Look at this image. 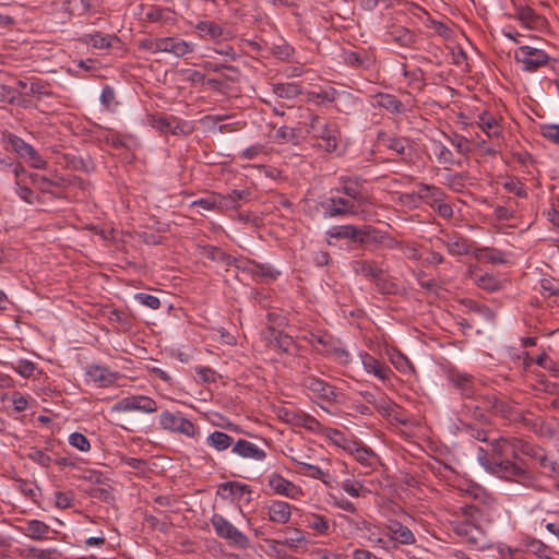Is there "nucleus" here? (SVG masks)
Wrapping results in <instances>:
<instances>
[{
  "label": "nucleus",
  "mask_w": 559,
  "mask_h": 559,
  "mask_svg": "<svg viewBox=\"0 0 559 559\" xmlns=\"http://www.w3.org/2000/svg\"><path fill=\"white\" fill-rule=\"evenodd\" d=\"M364 370L373 376L374 378L385 381L392 374L391 369L384 364L380 362L376 357L365 350L358 353Z\"/></svg>",
  "instance_id": "16"
},
{
  "label": "nucleus",
  "mask_w": 559,
  "mask_h": 559,
  "mask_svg": "<svg viewBox=\"0 0 559 559\" xmlns=\"http://www.w3.org/2000/svg\"><path fill=\"white\" fill-rule=\"evenodd\" d=\"M267 485L274 493L284 496L288 499L297 500L304 496V490L300 486L276 472L271 473L267 476Z\"/></svg>",
  "instance_id": "10"
},
{
  "label": "nucleus",
  "mask_w": 559,
  "mask_h": 559,
  "mask_svg": "<svg viewBox=\"0 0 559 559\" xmlns=\"http://www.w3.org/2000/svg\"><path fill=\"white\" fill-rule=\"evenodd\" d=\"M376 102L380 107L385 108L390 112H400L401 110V103L393 95L379 94L376 97Z\"/></svg>",
  "instance_id": "48"
},
{
  "label": "nucleus",
  "mask_w": 559,
  "mask_h": 559,
  "mask_svg": "<svg viewBox=\"0 0 559 559\" xmlns=\"http://www.w3.org/2000/svg\"><path fill=\"white\" fill-rule=\"evenodd\" d=\"M340 92L332 86L322 87L319 91H310L306 94V99L314 105H323L325 103L334 102L338 96Z\"/></svg>",
  "instance_id": "27"
},
{
  "label": "nucleus",
  "mask_w": 559,
  "mask_h": 559,
  "mask_svg": "<svg viewBox=\"0 0 559 559\" xmlns=\"http://www.w3.org/2000/svg\"><path fill=\"white\" fill-rule=\"evenodd\" d=\"M114 409L122 413L139 412L153 414L158 409L157 403L146 395H130L115 404Z\"/></svg>",
  "instance_id": "8"
},
{
  "label": "nucleus",
  "mask_w": 559,
  "mask_h": 559,
  "mask_svg": "<svg viewBox=\"0 0 559 559\" xmlns=\"http://www.w3.org/2000/svg\"><path fill=\"white\" fill-rule=\"evenodd\" d=\"M192 206H199L204 211H222V201L219 193L212 194L192 202Z\"/></svg>",
  "instance_id": "47"
},
{
  "label": "nucleus",
  "mask_w": 559,
  "mask_h": 559,
  "mask_svg": "<svg viewBox=\"0 0 559 559\" xmlns=\"http://www.w3.org/2000/svg\"><path fill=\"white\" fill-rule=\"evenodd\" d=\"M206 444L217 452H223L233 447L234 439L223 431L215 430L206 437Z\"/></svg>",
  "instance_id": "32"
},
{
  "label": "nucleus",
  "mask_w": 559,
  "mask_h": 559,
  "mask_svg": "<svg viewBox=\"0 0 559 559\" xmlns=\"http://www.w3.org/2000/svg\"><path fill=\"white\" fill-rule=\"evenodd\" d=\"M302 414L304 412L301 411H296L288 407H282L277 411V416L281 420L295 427L299 426V421L301 419Z\"/></svg>",
  "instance_id": "49"
},
{
  "label": "nucleus",
  "mask_w": 559,
  "mask_h": 559,
  "mask_svg": "<svg viewBox=\"0 0 559 559\" xmlns=\"http://www.w3.org/2000/svg\"><path fill=\"white\" fill-rule=\"evenodd\" d=\"M518 20L530 29H538L544 26V19L537 15L530 7H520L516 10Z\"/></svg>",
  "instance_id": "26"
},
{
  "label": "nucleus",
  "mask_w": 559,
  "mask_h": 559,
  "mask_svg": "<svg viewBox=\"0 0 559 559\" xmlns=\"http://www.w3.org/2000/svg\"><path fill=\"white\" fill-rule=\"evenodd\" d=\"M307 527L316 531L320 535H326L330 531L329 521L319 514H309L306 516Z\"/></svg>",
  "instance_id": "45"
},
{
  "label": "nucleus",
  "mask_w": 559,
  "mask_h": 559,
  "mask_svg": "<svg viewBox=\"0 0 559 559\" xmlns=\"http://www.w3.org/2000/svg\"><path fill=\"white\" fill-rule=\"evenodd\" d=\"M85 374L88 381L93 382L97 388L112 386L120 378V373L110 370L104 365L93 364L86 367Z\"/></svg>",
  "instance_id": "12"
},
{
  "label": "nucleus",
  "mask_w": 559,
  "mask_h": 559,
  "mask_svg": "<svg viewBox=\"0 0 559 559\" xmlns=\"http://www.w3.org/2000/svg\"><path fill=\"white\" fill-rule=\"evenodd\" d=\"M252 490L247 484L239 481L223 483L217 488V496L224 500H230L237 503H249Z\"/></svg>",
  "instance_id": "11"
},
{
  "label": "nucleus",
  "mask_w": 559,
  "mask_h": 559,
  "mask_svg": "<svg viewBox=\"0 0 559 559\" xmlns=\"http://www.w3.org/2000/svg\"><path fill=\"white\" fill-rule=\"evenodd\" d=\"M323 436L328 438L334 445L341 448L345 452H349L357 439L346 437L342 431L335 428H323Z\"/></svg>",
  "instance_id": "30"
},
{
  "label": "nucleus",
  "mask_w": 559,
  "mask_h": 559,
  "mask_svg": "<svg viewBox=\"0 0 559 559\" xmlns=\"http://www.w3.org/2000/svg\"><path fill=\"white\" fill-rule=\"evenodd\" d=\"M272 91L277 97L293 99L301 94V86L296 82L276 83Z\"/></svg>",
  "instance_id": "36"
},
{
  "label": "nucleus",
  "mask_w": 559,
  "mask_h": 559,
  "mask_svg": "<svg viewBox=\"0 0 559 559\" xmlns=\"http://www.w3.org/2000/svg\"><path fill=\"white\" fill-rule=\"evenodd\" d=\"M313 346L317 352L333 357V359L346 366L352 361V356L346 348H344L338 342L318 337Z\"/></svg>",
  "instance_id": "13"
},
{
  "label": "nucleus",
  "mask_w": 559,
  "mask_h": 559,
  "mask_svg": "<svg viewBox=\"0 0 559 559\" xmlns=\"http://www.w3.org/2000/svg\"><path fill=\"white\" fill-rule=\"evenodd\" d=\"M453 530L459 536L463 537L467 544L478 549H483L488 545L486 533L469 521L455 522Z\"/></svg>",
  "instance_id": "9"
},
{
  "label": "nucleus",
  "mask_w": 559,
  "mask_h": 559,
  "mask_svg": "<svg viewBox=\"0 0 559 559\" xmlns=\"http://www.w3.org/2000/svg\"><path fill=\"white\" fill-rule=\"evenodd\" d=\"M248 190H233L227 194H221L219 199L222 201V211L224 210H236L240 206L241 201H247L249 199Z\"/></svg>",
  "instance_id": "31"
},
{
  "label": "nucleus",
  "mask_w": 559,
  "mask_h": 559,
  "mask_svg": "<svg viewBox=\"0 0 559 559\" xmlns=\"http://www.w3.org/2000/svg\"><path fill=\"white\" fill-rule=\"evenodd\" d=\"M302 385L312 394L328 402L336 401V393L332 385L314 376H307L302 380Z\"/></svg>",
  "instance_id": "17"
},
{
  "label": "nucleus",
  "mask_w": 559,
  "mask_h": 559,
  "mask_svg": "<svg viewBox=\"0 0 559 559\" xmlns=\"http://www.w3.org/2000/svg\"><path fill=\"white\" fill-rule=\"evenodd\" d=\"M432 152L438 162L443 165H454L455 160L452 152L440 141L432 140Z\"/></svg>",
  "instance_id": "43"
},
{
  "label": "nucleus",
  "mask_w": 559,
  "mask_h": 559,
  "mask_svg": "<svg viewBox=\"0 0 559 559\" xmlns=\"http://www.w3.org/2000/svg\"><path fill=\"white\" fill-rule=\"evenodd\" d=\"M445 139L454 146L456 152L462 155H466L469 152L468 141L465 136L454 133V134H444Z\"/></svg>",
  "instance_id": "51"
},
{
  "label": "nucleus",
  "mask_w": 559,
  "mask_h": 559,
  "mask_svg": "<svg viewBox=\"0 0 559 559\" xmlns=\"http://www.w3.org/2000/svg\"><path fill=\"white\" fill-rule=\"evenodd\" d=\"M231 453L255 462H262L266 459V452L262 448L246 439H238L231 447Z\"/></svg>",
  "instance_id": "15"
},
{
  "label": "nucleus",
  "mask_w": 559,
  "mask_h": 559,
  "mask_svg": "<svg viewBox=\"0 0 559 559\" xmlns=\"http://www.w3.org/2000/svg\"><path fill=\"white\" fill-rule=\"evenodd\" d=\"M342 521V525L348 531L350 535H355L361 531H371L372 524L365 520L362 516H349V515H340Z\"/></svg>",
  "instance_id": "33"
},
{
  "label": "nucleus",
  "mask_w": 559,
  "mask_h": 559,
  "mask_svg": "<svg viewBox=\"0 0 559 559\" xmlns=\"http://www.w3.org/2000/svg\"><path fill=\"white\" fill-rule=\"evenodd\" d=\"M378 139L389 150L396 152L401 156L406 155L408 141L405 138L386 136L384 133H379Z\"/></svg>",
  "instance_id": "37"
},
{
  "label": "nucleus",
  "mask_w": 559,
  "mask_h": 559,
  "mask_svg": "<svg viewBox=\"0 0 559 559\" xmlns=\"http://www.w3.org/2000/svg\"><path fill=\"white\" fill-rule=\"evenodd\" d=\"M159 425L164 430L173 433H179L188 438H195L199 432L198 427L181 413H171L164 411L159 415Z\"/></svg>",
  "instance_id": "7"
},
{
  "label": "nucleus",
  "mask_w": 559,
  "mask_h": 559,
  "mask_svg": "<svg viewBox=\"0 0 559 559\" xmlns=\"http://www.w3.org/2000/svg\"><path fill=\"white\" fill-rule=\"evenodd\" d=\"M489 448L478 447L476 450V459L486 472L535 492L548 491L542 475L532 473L510 460L520 454H531L530 443L515 437H500L490 440Z\"/></svg>",
  "instance_id": "1"
},
{
  "label": "nucleus",
  "mask_w": 559,
  "mask_h": 559,
  "mask_svg": "<svg viewBox=\"0 0 559 559\" xmlns=\"http://www.w3.org/2000/svg\"><path fill=\"white\" fill-rule=\"evenodd\" d=\"M147 123L163 133L180 134L183 133V127L174 116L151 115L147 117Z\"/></svg>",
  "instance_id": "19"
},
{
  "label": "nucleus",
  "mask_w": 559,
  "mask_h": 559,
  "mask_svg": "<svg viewBox=\"0 0 559 559\" xmlns=\"http://www.w3.org/2000/svg\"><path fill=\"white\" fill-rule=\"evenodd\" d=\"M282 545L290 548L305 547L307 545L305 533L299 528H287Z\"/></svg>",
  "instance_id": "41"
},
{
  "label": "nucleus",
  "mask_w": 559,
  "mask_h": 559,
  "mask_svg": "<svg viewBox=\"0 0 559 559\" xmlns=\"http://www.w3.org/2000/svg\"><path fill=\"white\" fill-rule=\"evenodd\" d=\"M341 488L353 498L365 497L370 492L362 481L352 478H345L341 483Z\"/></svg>",
  "instance_id": "39"
},
{
  "label": "nucleus",
  "mask_w": 559,
  "mask_h": 559,
  "mask_svg": "<svg viewBox=\"0 0 559 559\" xmlns=\"http://www.w3.org/2000/svg\"><path fill=\"white\" fill-rule=\"evenodd\" d=\"M418 194L420 198L431 199L435 203L438 214L443 218H450L453 215V210L450 204L443 201V192L429 185H420Z\"/></svg>",
  "instance_id": "14"
},
{
  "label": "nucleus",
  "mask_w": 559,
  "mask_h": 559,
  "mask_svg": "<svg viewBox=\"0 0 559 559\" xmlns=\"http://www.w3.org/2000/svg\"><path fill=\"white\" fill-rule=\"evenodd\" d=\"M243 269L248 270L251 274L259 277L276 278L280 274L278 271L274 270L269 264H260L254 261L246 262Z\"/></svg>",
  "instance_id": "40"
},
{
  "label": "nucleus",
  "mask_w": 559,
  "mask_h": 559,
  "mask_svg": "<svg viewBox=\"0 0 559 559\" xmlns=\"http://www.w3.org/2000/svg\"><path fill=\"white\" fill-rule=\"evenodd\" d=\"M348 453L362 466L373 467L378 463L377 454L359 440H356Z\"/></svg>",
  "instance_id": "23"
},
{
  "label": "nucleus",
  "mask_w": 559,
  "mask_h": 559,
  "mask_svg": "<svg viewBox=\"0 0 559 559\" xmlns=\"http://www.w3.org/2000/svg\"><path fill=\"white\" fill-rule=\"evenodd\" d=\"M437 241L447 248L451 255H464L468 254L471 247L468 241L457 235H448L444 238H438Z\"/></svg>",
  "instance_id": "20"
},
{
  "label": "nucleus",
  "mask_w": 559,
  "mask_h": 559,
  "mask_svg": "<svg viewBox=\"0 0 559 559\" xmlns=\"http://www.w3.org/2000/svg\"><path fill=\"white\" fill-rule=\"evenodd\" d=\"M514 58L525 72H535L549 61V56L546 51L528 45H522L516 48Z\"/></svg>",
  "instance_id": "6"
},
{
  "label": "nucleus",
  "mask_w": 559,
  "mask_h": 559,
  "mask_svg": "<svg viewBox=\"0 0 559 559\" xmlns=\"http://www.w3.org/2000/svg\"><path fill=\"white\" fill-rule=\"evenodd\" d=\"M373 405L385 415H390L393 411V407L395 406L389 399L384 396L377 397V402H374Z\"/></svg>",
  "instance_id": "64"
},
{
  "label": "nucleus",
  "mask_w": 559,
  "mask_h": 559,
  "mask_svg": "<svg viewBox=\"0 0 559 559\" xmlns=\"http://www.w3.org/2000/svg\"><path fill=\"white\" fill-rule=\"evenodd\" d=\"M386 530L390 533L391 539L402 545H413L416 542L413 532L399 521H389L386 524Z\"/></svg>",
  "instance_id": "22"
},
{
  "label": "nucleus",
  "mask_w": 559,
  "mask_h": 559,
  "mask_svg": "<svg viewBox=\"0 0 559 559\" xmlns=\"http://www.w3.org/2000/svg\"><path fill=\"white\" fill-rule=\"evenodd\" d=\"M116 38L117 37L115 35H103L99 33H95L85 35L84 43L97 49H105L109 48L111 46L112 40Z\"/></svg>",
  "instance_id": "44"
},
{
  "label": "nucleus",
  "mask_w": 559,
  "mask_h": 559,
  "mask_svg": "<svg viewBox=\"0 0 559 559\" xmlns=\"http://www.w3.org/2000/svg\"><path fill=\"white\" fill-rule=\"evenodd\" d=\"M474 255L480 262H488L491 264L507 263L506 254L498 249L478 248L474 251Z\"/></svg>",
  "instance_id": "34"
},
{
  "label": "nucleus",
  "mask_w": 559,
  "mask_h": 559,
  "mask_svg": "<svg viewBox=\"0 0 559 559\" xmlns=\"http://www.w3.org/2000/svg\"><path fill=\"white\" fill-rule=\"evenodd\" d=\"M542 135L556 143L559 144V124H546L542 127Z\"/></svg>",
  "instance_id": "59"
},
{
  "label": "nucleus",
  "mask_w": 559,
  "mask_h": 559,
  "mask_svg": "<svg viewBox=\"0 0 559 559\" xmlns=\"http://www.w3.org/2000/svg\"><path fill=\"white\" fill-rule=\"evenodd\" d=\"M401 251L407 259L416 261L421 259V254L416 243L404 242L401 247Z\"/></svg>",
  "instance_id": "61"
},
{
  "label": "nucleus",
  "mask_w": 559,
  "mask_h": 559,
  "mask_svg": "<svg viewBox=\"0 0 559 559\" xmlns=\"http://www.w3.org/2000/svg\"><path fill=\"white\" fill-rule=\"evenodd\" d=\"M503 188L519 198H526L527 191L524 183L516 178H509L503 182Z\"/></svg>",
  "instance_id": "52"
},
{
  "label": "nucleus",
  "mask_w": 559,
  "mask_h": 559,
  "mask_svg": "<svg viewBox=\"0 0 559 559\" xmlns=\"http://www.w3.org/2000/svg\"><path fill=\"white\" fill-rule=\"evenodd\" d=\"M390 36L401 46H408L413 41L412 33L404 27L393 29L390 32Z\"/></svg>",
  "instance_id": "56"
},
{
  "label": "nucleus",
  "mask_w": 559,
  "mask_h": 559,
  "mask_svg": "<svg viewBox=\"0 0 559 559\" xmlns=\"http://www.w3.org/2000/svg\"><path fill=\"white\" fill-rule=\"evenodd\" d=\"M16 371L22 377H31L35 371V365L29 360H19L16 366Z\"/></svg>",
  "instance_id": "63"
},
{
  "label": "nucleus",
  "mask_w": 559,
  "mask_h": 559,
  "mask_svg": "<svg viewBox=\"0 0 559 559\" xmlns=\"http://www.w3.org/2000/svg\"><path fill=\"white\" fill-rule=\"evenodd\" d=\"M448 379L463 395L469 396L472 394L473 379L471 374L451 368L448 371Z\"/></svg>",
  "instance_id": "25"
},
{
  "label": "nucleus",
  "mask_w": 559,
  "mask_h": 559,
  "mask_svg": "<svg viewBox=\"0 0 559 559\" xmlns=\"http://www.w3.org/2000/svg\"><path fill=\"white\" fill-rule=\"evenodd\" d=\"M340 191L349 197L355 203H362V182L357 177L343 176L340 178Z\"/></svg>",
  "instance_id": "24"
},
{
  "label": "nucleus",
  "mask_w": 559,
  "mask_h": 559,
  "mask_svg": "<svg viewBox=\"0 0 559 559\" xmlns=\"http://www.w3.org/2000/svg\"><path fill=\"white\" fill-rule=\"evenodd\" d=\"M134 300L152 310H157L160 307V300L154 295L136 293L134 295Z\"/></svg>",
  "instance_id": "55"
},
{
  "label": "nucleus",
  "mask_w": 559,
  "mask_h": 559,
  "mask_svg": "<svg viewBox=\"0 0 559 559\" xmlns=\"http://www.w3.org/2000/svg\"><path fill=\"white\" fill-rule=\"evenodd\" d=\"M476 124L490 140H499L502 136V127L498 118L489 111L479 112Z\"/></svg>",
  "instance_id": "18"
},
{
  "label": "nucleus",
  "mask_w": 559,
  "mask_h": 559,
  "mask_svg": "<svg viewBox=\"0 0 559 559\" xmlns=\"http://www.w3.org/2000/svg\"><path fill=\"white\" fill-rule=\"evenodd\" d=\"M538 465L545 469V477L549 479H559V461L549 457L546 454L535 455Z\"/></svg>",
  "instance_id": "38"
},
{
  "label": "nucleus",
  "mask_w": 559,
  "mask_h": 559,
  "mask_svg": "<svg viewBox=\"0 0 559 559\" xmlns=\"http://www.w3.org/2000/svg\"><path fill=\"white\" fill-rule=\"evenodd\" d=\"M292 506L283 500H274L267 506V516L271 522L286 524L290 520Z\"/></svg>",
  "instance_id": "21"
},
{
  "label": "nucleus",
  "mask_w": 559,
  "mask_h": 559,
  "mask_svg": "<svg viewBox=\"0 0 559 559\" xmlns=\"http://www.w3.org/2000/svg\"><path fill=\"white\" fill-rule=\"evenodd\" d=\"M8 401L12 403L13 411L17 413L25 411L29 402L26 396L16 391L10 394Z\"/></svg>",
  "instance_id": "57"
},
{
  "label": "nucleus",
  "mask_w": 559,
  "mask_h": 559,
  "mask_svg": "<svg viewBox=\"0 0 559 559\" xmlns=\"http://www.w3.org/2000/svg\"><path fill=\"white\" fill-rule=\"evenodd\" d=\"M473 282L479 287L488 292H496L500 288V281L489 273H481L478 270H469Z\"/></svg>",
  "instance_id": "28"
},
{
  "label": "nucleus",
  "mask_w": 559,
  "mask_h": 559,
  "mask_svg": "<svg viewBox=\"0 0 559 559\" xmlns=\"http://www.w3.org/2000/svg\"><path fill=\"white\" fill-rule=\"evenodd\" d=\"M306 131L314 141L316 146L328 153L336 152L341 142V131L337 123L329 121L318 115L310 117Z\"/></svg>",
  "instance_id": "2"
},
{
  "label": "nucleus",
  "mask_w": 559,
  "mask_h": 559,
  "mask_svg": "<svg viewBox=\"0 0 559 559\" xmlns=\"http://www.w3.org/2000/svg\"><path fill=\"white\" fill-rule=\"evenodd\" d=\"M16 176L19 178L16 182V192L19 197L27 203H33V190L24 185H22L21 175L16 171Z\"/></svg>",
  "instance_id": "60"
},
{
  "label": "nucleus",
  "mask_w": 559,
  "mask_h": 559,
  "mask_svg": "<svg viewBox=\"0 0 559 559\" xmlns=\"http://www.w3.org/2000/svg\"><path fill=\"white\" fill-rule=\"evenodd\" d=\"M390 361L402 373L409 374L415 371L411 360L399 350H393L390 354Z\"/></svg>",
  "instance_id": "42"
},
{
  "label": "nucleus",
  "mask_w": 559,
  "mask_h": 559,
  "mask_svg": "<svg viewBox=\"0 0 559 559\" xmlns=\"http://www.w3.org/2000/svg\"><path fill=\"white\" fill-rule=\"evenodd\" d=\"M211 524L216 535L223 539L228 540L233 546L240 549L250 547V539L242 532H240L233 523L221 514H213Z\"/></svg>",
  "instance_id": "5"
},
{
  "label": "nucleus",
  "mask_w": 559,
  "mask_h": 559,
  "mask_svg": "<svg viewBox=\"0 0 559 559\" xmlns=\"http://www.w3.org/2000/svg\"><path fill=\"white\" fill-rule=\"evenodd\" d=\"M360 234V230L353 226V225H344L335 227L333 230L330 231L331 237L336 238H349L355 239Z\"/></svg>",
  "instance_id": "53"
},
{
  "label": "nucleus",
  "mask_w": 559,
  "mask_h": 559,
  "mask_svg": "<svg viewBox=\"0 0 559 559\" xmlns=\"http://www.w3.org/2000/svg\"><path fill=\"white\" fill-rule=\"evenodd\" d=\"M10 143L13 150L22 157H27L29 159L35 158V151L32 145L26 143L24 140L16 135L10 136Z\"/></svg>",
  "instance_id": "46"
},
{
  "label": "nucleus",
  "mask_w": 559,
  "mask_h": 559,
  "mask_svg": "<svg viewBox=\"0 0 559 559\" xmlns=\"http://www.w3.org/2000/svg\"><path fill=\"white\" fill-rule=\"evenodd\" d=\"M298 427H304L311 431H319L321 429L323 430V428L321 427V424L314 417L308 415L305 412L301 416Z\"/></svg>",
  "instance_id": "58"
},
{
  "label": "nucleus",
  "mask_w": 559,
  "mask_h": 559,
  "mask_svg": "<svg viewBox=\"0 0 559 559\" xmlns=\"http://www.w3.org/2000/svg\"><path fill=\"white\" fill-rule=\"evenodd\" d=\"M69 444L81 452H87L91 449L88 439L81 432H72L68 438Z\"/></svg>",
  "instance_id": "54"
},
{
  "label": "nucleus",
  "mask_w": 559,
  "mask_h": 559,
  "mask_svg": "<svg viewBox=\"0 0 559 559\" xmlns=\"http://www.w3.org/2000/svg\"><path fill=\"white\" fill-rule=\"evenodd\" d=\"M195 27L202 37L207 36L211 39H216L219 37H223L224 39L229 38L228 33H226L219 25L210 21H200Z\"/></svg>",
  "instance_id": "35"
},
{
  "label": "nucleus",
  "mask_w": 559,
  "mask_h": 559,
  "mask_svg": "<svg viewBox=\"0 0 559 559\" xmlns=\"http://www.w3.org/2000/svg\"><path fill=\"white\" fill-rule=\"evenodd\" d=\"M141 47L152 53L167 52L176 58H183L194 51L195 45L179 36H167L145 39Z\"/></svg>",
  "instance_id": "3"
},
{
  "label": "nucleus",
  "mask_w": 559,
  "mask_h": 559,
  "mask_svg": "<svg viewBox=\"0 0 559 559\" xmlns=\"http://www.w3.org/2000/svg\"><path fill=\"white\" fill-rule=\"evenodd\" d=\"M295 462L300 466V468L302 471V474L308 476V477H311L313 479L323 480L324 477L328 476V473L322 471L317 465L309 464V463L301 462V461H297V460H295Z\"/></svg>",
  "instance_id": "50"
},
{
  "label": "nucleus",
  "mask_w": 559,
  "mask_h": 559,
  "mask_svg": "<svg viewBox=\"0 0 559 559\" xmlns=\"http://www.w3.org/2000/svg\"><path fill=\"white\" fill-rule=\"evenodd\" d=\"M354 271L364 277L378 281L383 274L382 267L372 261H355Z\"/></svg>",
  "instance_id": "29"
},
{
  "label": "nucleus",
  "mask_w": 559,
  "mask_h": 559,
  "mask_svg": "<svg viewBox=\"0 0 559 559\" xmlns=\"http://www.w3.org/2000/svg\"><path fill=\"white\" fill-rule=\"evenodd\" d=\"M320 206L323 211L324 217L326 218L337 216H356L366 219L368 217V213L365 210H358L356 203L349 199L330 197L321 201Z\"/></svg>",
  "instance_id": "4"
},
{
  "label": "nucleus",
  "mask_w": 559,
  "mask_h": 559,
  "mask_svg": "<svg viewBox=\"0 0 559 559\" xmlns=\"http://www.w3.org/2000/svg\"><path fill=\"white\" fill-rule=\"evenodd\" d=\"M263 152V145L254 144L241 151L239 156L245 159H254Z\"/></svg>",
  "instance_id": "62"
}]
</instances>
